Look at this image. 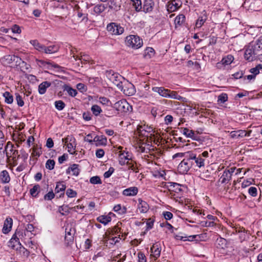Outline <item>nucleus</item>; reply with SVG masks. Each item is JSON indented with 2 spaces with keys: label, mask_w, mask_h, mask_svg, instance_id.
Wrapping results in <instances>:
<instances>
[{
  "label": "nucleus",
  "mask_w": 262,
  "mask_h": 262,
  "mask_svg": "<svg viewBox=\"0 0 262 262\" xmlns=\"http://www.w3.org/2000/svg\"><path fill=\"white\" fill-rule=\"evenodd\" d=\"M116 86L117 89L126 95L130 96L134 94L133 86L125 80L120 75H116Z\"/></svg>",
  "instance_id": "f257e3e1"
},
{
  "label": "nucleus",
  "mask_w": 262,
  "mask_h": 262,
  "mask_svg": "<svg viewBox=\"0 0 262 262\" xmlns=\"http://www.w3.org/2000/svg\"><path fill=\"white\" fill-rule=\"evenodd\" d=\"M121 146L117 147L116 146V155H118V162L121 165L128 164L129 161L131 160L129 153L125 150H122Z\"/></svg>",
  "instance_id": "f03ea898"
},
{
  "label": "nucleus",
  "mask_w": 262,
  "mask_h": 262,
  "mask_svg": "<svg viewBox=\"0 0 262 262\" xmlns=\"http://www.w3.org/2000/svg\"><path fill=\"white\" fill-rule=\"evenodd\" d=\"M126 44L134 49H139L143 45L142 39L138 36L130 35L126 37Z\"/></svg>",
  "instance_id": "7ed1b4c3"
},
{
  "label": "nucleus",
  "mask_w": 262,
  "mask_h": 262,
  "mask_svg": "<svg viewBox=\"0 0 262 262\" xmlns=\"http://www.w3.org/2000/svg\"><path fill=\"white\" fill-rule=\"evenodd\" d=\"M116 111L122 115L132 112V107L125 100L122 99L116 102Z\"/></svg>",
  "instance_id": "20e7f679"
},
{
  "label": "nucleus",
  "mask_w": 262,
  "mask_h": 262,
  "mask_svg": "<svg viewBox=\"0 0 262 262\" xmlns=\"http://www.w3.org/2000/svg\"><path fill=\"white\" fill-rule=\"evenodd\" d=\"M193 163L187 157L184 158L179 164L178 170L181 174H186L192 167Z\"/></svg>",
  "instance_id": "39448f33"
},
{
  "label": "nucleus",
  "mask_w": 262,
  "mask_h": 262,
  "mask_svg": "<svg viewBox=\"0 0 262 262\" xmlns=\"http://www.w3.org/2000/svg\"><path fill=\"white\" fill-rule=\"evenodd\" d=\"M186 155H187V157L191 161L193 165L194 164V163H195L196 165L199 168L205 166V159L201 158L200 155L197 156L195 153L191 151L190 154H187Z\"/></svg>",
  "instance_id": "423d86ee"
},
{
  "label": "nucleus",
  "mask_w": 262,
  "mask_h": 262,
  "mask_svg": "<svg viewBox=\"0 0 262 262\" xmlns=\"http://www.w3.org/2000/svg\"><path fill=\"white\" fill-rule=\"evenodd\" d=\"M257 53V51L255 50L253 44L249 43L245 49L244 54L245 58L249 61H253L255 59Z\"/></svg>",
  "instance_id": "0eeeda50"
},
{
  "label": "nucleus",
  "mask_w": 262,
  "mask_h": 262,
  "mask_svg": "<svg viewBox=\"0 0 262 262\" xmlns=\"http://www.w3.org/2000/svg\"><path fill=\"white\" fill-rule=\"evenodd\" d=\"M234 60V57L231 55H228L223 57L222 60L216 64V67L218 69H224V67L230 64Z\"/></svg>",
  "instance_id": "6e6552de"
},
{
  "label": "nucleus",
  "mask_w": 262,
  "mask_h": 262,
  "mask_svg": "<svg viewBox=\"0 0 262 262\" xmlns=\"http://www.w3.org/2000/svg\"><path fill=\"white\" fill-rule=\"evenodd\" d=\"M180 2H177L176 0H171L168 2L167 5V10L169 12L176 11L181 6Z\"/></svg>",
  "instance_id": "1a4fd4ad"
},
{
  "label": "nucleus",
  "mask_w": 262,
  "mask_h": 262,
  "mask_svg": "<svg viewBox=\"0 0 262 262\" xmlns=\"http://www.w3.org/2000/svg\"><path fill=\"white\" fill-rule=\"evenodd\" d=\"M235 231L239 234V238L241 242L246 241L248 238V234L243 227H235Z\"/></svg>",
  "instance_id": "9d476101"
},
{
  "label": "nucleus",
  "mask_w": 262,
  "mask_h": 262,
  "mask_svg": "<svg viewBox=\"0 0 262 262\" xmlns=\"http://www.w3.org/2000/svg\"><path fill=\"white\" fill-rule=\"evenodd\" d=\"M152 91L154 92L157 93L163 97L167 98V96H168V94L169 90L165 89L164 87H152Z\"/></svg>",
  "instance_id": "9b49d317"
},
{
  "label": "nucleus",
  "mask_w": 262,
  "mask_h": 262,
  "mask_svg": "<svg viewBox=\"0 0 262 262\" xmlns=\"http://www.w3.org/2000/svg\"><path fill=\"white\" fill-rule=\"evenodd\" d=\"M65 232L66 239L68 238V236H70L69 239L71 240L73 238V236L75 233V229L72 224H68L66 227Z\"/></svg>",
  "instance_id": "f8f14e48"
},
{
  "label": "nucleus",
  "mask_w": 262,
  "mask_h": 262,
  "mask_svg": "<svg viewBox=\"0 0 262 262\" xmlns=\"http://www.w3.org/2000/svg\"><path fill=\"white\" fill-rule=\"evenodd\" d=\"M13 224L12 219L10 217H7L4 222L3 228V232L5 234L8 233L11 229Z\"/></svg>",
  "instance_id": "ddd939ff"
},
{
  "label": "nucleus",
  "mask_w": 262,
  "mask_h": 262,
  "mask_svg": "<svg viewBox=\"0 0 262 262\" xmlns=\"http://www.w3.org/2000/svg\"><path fill=\"white\" fill-rule=\"evenodd\" d=\"M232 176L230 174L229 171H227V169H225L221 176L219 182L222 184L228 183L231 179Z\"/></svg>",
  "instance_id": "4468645a"
},
{
  "label": "nucleus",
  "mask_w": 262,
  "mask_h": 262,
  "mask_svg": "<svg viewBox=\"0 0 262 262\" xmlns=\"http://www.w3.org/2000/svg\"><path fill=\"white\" fill-rule=\"evenodd\" d=\"M0 181L2 183H8L10 181L9 173L6 170H2L0 173Z\"/></svg>",
  "instance_id": "2eb2a0df"
},
{
  "label": "nucleus",
  "mask_w": 262,
  "mask_h": 262,
  "mask_svg": "<svg viewBox=\"0 0 262 262\" xmlns=\"http://www.w3.org/2000/svg\"><path fill=\"white\" fill-rule=\"evenodd\" d=\"M166 188H168L170 190L174 191L175 192H178L182 191L181 186L176 183L174 182H168L165 184Z\"/></svg>",
  "instance_id": "dca6fc26"
},
{
  "label": "nucleus",
  "mask_w": 262,
  "mask_h": 262,
  "mask_svg": "<svg viewBox=\"0 0 262 262\" xmlns=\"http://www.w3.org/2000/svg\"><path fill=\"white\" fill-rule=\"evenodd\" d=\"M14 58V55H6L1 58V61L4 66H8L13 62Z\"/></svg>",
  "instance_id": "f3484780"
},
{
  "label": "nucleus",
  "mask_w": 262,
  "mask_h": 262,
  "mask_svg": "<svg viewBox=\"0 0 262 262\" xmlns=\"http://www.w3.org/2000/svg\"><path fill=\"white\" fill-rule=\"evenodd\" d=\"M139 205L138 210L140 213H145L148 210V205L145 201H142L141 199H139Z\"/></svg>",
  "instance_id": "a211bd4d"
},
{
  "label": "nucleus",
  "mask_w": 262,
  "mask_h": 262,
  "mask_svg": "<svg viewBox=\"0 0 262 262\" xmlns=\"http://www.w3.org/2000/svg\"><path fill=\"white\" fill-rule=\"evenodd\" d=\"M138 190L136 187H131L124 189L123 191V194L125 196H134L138 193Z\"/></svg>",
  "instance_id": "6ab92c4d"
},
{
  "label": "nucleus",
  "mask_w": 262,
  "mask_h": 262,
  "mask_svg": "<svg viewBox=\"0 0 262 262\" xmlns=\"http://www.w3.org/2000/svg\"><path fill=\"white\" fill-rule=\"evenodd\" d=\"M51 85V83L46 81L41 83L38 86V93L41 94H44L46 91L47 89L49 88Z\"/></svg>",
  "instance_id": "aec40b11"
},
{
  "label": "nucleus",
  "mask_w": 262,
  "mask_h": 262,
  "mask_svg": "<svg viewBox=\"0 0 262 262\" xmlns=\"http://www.w3.org/2000/svg\"><path fill=\"white\" fill-rule=\"evenodd\" d=\"M154 3L152 0H145L143 5V11L146 12H151L153 9Z\"/></svg>",
  "instance_id": "412c9836"
},
{
  "label": "nucleus",
  "mask_w": 262,
  "mask_h": 262,
  "mask_svg": "<svg viewBox=\"0 0 262 262\" xmlns=\"http://www.w3.org/2000/svg\"><path fill=\"white\" fill-rule=\"evenodd\" d=\"M79 165L77 164H74L68 168L67 170V173L71 174L73 176H77L79 173V169L78 168Z\"/></svg>",
  "instance_id": "4be33fe9"
},
{
  "label": "nucleus",
  "mask_w": 262,
  "mask_h": 262,
  "mask_svg": "<svg viewBox=\"0 0 262 262\" xmlns=\"http://www.w3.org/2000/svg\"><path fill=\"white\" fill-rule=\"evenodd\" d=\"M215 244L217 248L224 249L227 247V242L226 239L219 237L217 238Z\"/></svg>",
  "instance_id": "5701e85b"
},
{
  "label": "nucleus",
  "mask_w": 262,
  "mask_h": 262,
  "mask_svg": "<svg viewBox=\"0 0 262 262\" xmlns=\"http://www.w3.org/2000/svg\"><path fill=\"white\" fill-rule=\"evenodd\" d=\"M17 234L19 235V236H20V232L17 231V232L15 233L12 237V238L10 239L8 246L10 247H11L13 249L15 248V245L13 244V241H15V242L17 243V245L19 246H21V244L20 243L19 241V238L17 237Z\"/></svg>",
  "instance_id": "b1692460"
},
{
  "label": "nucleus",
  "mask_w": 262,
  "mask_h": 262,
  "mask_svg": "<svg viewBox=\"0 0 262 262\" xmlns=\"http://www.w3.org/2000/svg\"><path fill=\"white\" fill-rule=\"evenodd\" d=\"M75 51H76V49H72L71 52V54H73V57L75 59V60H83V61H88L89 60V56L88 55H84V54H82V53H80V56H78V55H75V54H74V52Z\"/></svg>",
  "instance_id": "393cba45"
},
{
  "label": "nucleus",
  "mask_w": 262,
  "mask_h": 262,
  "mask_svg": "<svg viewBox=\"0 0 262 262\" xmlns=\"http://www.w3.org/2000/svg\"><path fill=\"white\" fill-rule=\"evenodd\" d=\"M59 47L56 45H52L48 47L45 46L43 52L46 54H53L58 52Z\"/></svg>",
  "instance_id": "a878e982"
},
{
  "label": "nucleus",
  "mask_w": 262,
  "mask_h": 262,
  "mask_svg": "<svg viewBox=\"0 0 262 262\" xmlns=\"http://www.w3.org/2000/svg\"><path fill=\"white\" fill-rule=\"evenodd\" d=\"M151 255L156 259L159 257L161 254V249H160L157 245H153L150 248Z\"/></svg>",
  "instance_id": "bb28decb"
},
{
  "label": "nucleus",
  "mask_w": 262,
  "mask_h": 262,
  "mask_svg": "<svg viewBox=\"0 0 262 262\" xmlns=\"http://www.w3.org/2000/svg\"><path fill=\"white\" fill-rule=\"evenodd\" d=\"M66 185L62 182H58L56 184V186L55 188V193H59L60 192H62V193L59 195V197L63 196L64 195V191L66 189Z\"/></svg>",
  "instance_id": "cd10ccee"
},
{
  "label": "nucleus",
  "mask_w": 262,
  "mask_h": 262,
  "mask_svg": "<svg viewBox=\"0 0 262 262\" xmlns=\"http://www.w3.org/2000/svg\"><path fill=\"white\" fill-rule=\"evenodd\" d=\"M126 210L127 208L124 205L121 204L116 205V212L120 216L125 214L126 212Z\"/></svg>",
  "instance_id": "c85d7f7f"
},
{
  "label": "nucleus",
  "mask_w": 262,
  "mask_h": 262,
  "mask_svg": "<svg viewBox=\"0 0 262 262\" xmlns=\"http://www.w3.org/2000/svg\"><path fill=\"white\" fill-rule=\"evenodd\" d=\"M250 43L253 44L255 50H256L257 52L259 51L262 49V36H260L255 41H253Z\"/></svg>",
  "instance_id": "c756f323"
},
{
  "label": "nucleus",
  "mask_w": 262,
  "mask_h": 262,
  "mask_svg": "<svg viewBox=\"0 0 262 262\" xmlns=\"http://www.w3.org/2000/svg\"><path fill=\"white\" fill-rule=\"evenodd\" d=\"M93 141L96 142V145H105L106 142V139L102 136H97L94 138Z\"/></svg>",
  "instance_id": "7c9ffc66"
},
{
  "label": "nucleus",
  "mask_w": 262,
  "mask_h": 262,
  "mask_svg": "<svg viewBox=\"0 0 262 262\" xmlns=\"http://www.w3.org/2000/svg\"><path fill=\"white\" fill-rule=\"evenodd\" d=\"M30 42L34 47L35 49L39 52H43L45 46L40 44L36 40H31Z\"/></svg>",
  "instance_id": "2f4dec72"
},
{
  "label": "nucleus",
  "mask_w": 262,
  "mask_h": 262,
  "mask_svg": "<svg viewBox=\"0 0 262 262\" xmlns=\"http://www.w3.org/2000/svg\"><path fill=\"white\" fill-rule=\"evenodd\" d=\"M168 96L167 98L177 99L178 100H182L183 98L181 96L178 94V93L176 91H170L169 90V92L168 94Z\"/></svg>",
  "instance_id": "473e14b6"
},
{
  "label": "nucleus",
  "mask_w": 262,
  "mask_h": 262,
  "mask_svg": "<svg viewBox=\"0 0 262 262\" xmlns=\"http://www.w3.org/2000/svg\"><path fill=\"white\" fill-rule=\"evenodd\" d=\"M133 6L137 12L140 11L142 9V2L141 0H130Z\"/></svg>",
  "instance_id": "72a5a7b5"
},
{
  "label": "nucleus",
  "mask_w": 262,
  "mask_h": 262,
  "mask_svg": "<svg viewBox=\"0 0 262 262\" xmlns=\"http://www.w3.org/2000/svg\"><path fill=\"white\" fill-rule=\"evenodd\" d=\"M97 220L100 223L106 225L111 221V217L109 215H101L97 218Z\"/></svg>",
  "instance_id": "f704fd0d"
},
{
  "label": "nucleus",
  "mask_w": 262,
  "mask_h": 262,
  "mask_svg": "<svg viewBox=\"0 0 262 262\" xmlns=\"http://www.w3.org/2000/svg\"><path fill=\"white\" fill-rule=\"evenodd\" d=\"M146 127L145 126H139L137 127V132L139 136L143 137H147V134L148 130H146Z\"/></svg>",
  "instance_id": "c9c22d12"
},
{
  "label": "nucleus",
  "mask_w": 262,
  "mask_h": 262,
  "mask_svg": "<svg viewBox=\"0 0 262 262\" xmlns=\"http://www.w3.org/2000/svg\"><path fill=\"white\" fill-rule=\"evenodd\" d=\"M3 96L5 99V102L8 104H11L13 101V97L8 92H5L3 94Z\"/></svg>",
  "instance_id": "e433bc0d"
},
{
  "label": "nucleus",
  "mask_w": 262,
  "mask_h": 262,
  "mask_svg": "<svg viewBox=\"0 0 262 262\" xmlns=\"http://www.w3.org/2000/svg\"><path fill=\"white\" fill-rule=\"evenodd\" d=\"M185 19V16L183 14H180L175 18L174 23L176 26H180L184 22Z\"/></svg>",
  "instance_id": "4c0bfd02"
},
{
  "label": "nucleus",
  "mask_w": 262,
  "mask_h": 262,
  "mask_svg": "<svg viewBox=\"0 0 262 262\" xmlns=\"http://www.w3.org/2000/svg\"><path fill=\"white\" fill-rule=\"evenodd\" d=\"M154 50L152 48H147L144 52V57L146 58H150L154 55Z\"/></svg>",
  "instance_id": "58836bf2"
},
{
  "label": "nucleus",
  "mask_w": 262,
  "mask_h": 262,
  "mask_svg": "<svg viewBox=\"0 0 262 262\" xmlns=\"http://www.w3.org/2000/svg\"><path fill=\"white\" fill-rule=\"evenodd\" d=\"M70 208L68 205H62L59 207L58 212L62 215H65L69 212Z\"/></svg>",
  "instance_id": "ea45409f"
},
{
  "label": "nucleus",
  "mask_w": 262,
  "mask_h": 262,
  "mask_svg": "<svg viewBox=\"0 0 262 262\" xmlns=\"http://www.w3.org/2000/svg\"><path fill=\"white\" fill-rule=\"evenodd\" d=\"M183 134L185 135L187 137L191 138L192 139L194 138V133L192 130H189L187 128H184L183 129Z\"/></svg>",
  "instance_id": "a19ab883"
},
{
  "label": "nucleus",
  "mask_w": 262,
  "mask_h": 262,
  "mask_svg": "<svg viewBox=\"0 0 262 262\" xmlns=\"http://www.w3.org/2000/svg\"><path fill=\"white\" fill-rule=\"evenodd\" d=\"M40 191V186L39 185H35L30 190V193L33 196H36Z\"/></svg>",
  "instance_id": "79ce46f5"
},
{
  "label": "nucleus",
  "mask_w": 262,
  "mask_h": 262,
  "mask_svg": "<svg viewBox=\"0 0 262 262\" xmlns=\"http://www.w3.org/2000/svg\"><path fill=\"white\" fill-rule=\"evenodd\" d=\"M114 237L112 235L109 236V237L105 239V243L106 244V246L110 248H111L112 247H113L114 244Z\"/></svg>",
  "instance_id": "37998d69"
},
{
  "label": "nucleus",
  "mask_w": 262,
  "mask_h": 262,
  "mask_svg": "<svg viewBox=\"0 0 262 262\" xmlns=\"http://www.w3.org/2000/svg\"><path fill=\"white\" fill-rule=\"evenodd\" d=\"M62 141L63 143H69L73 144H76L75 138L72 136H68L66 138L62 139Z\"/></svg>",
  "instance_id": "c03bdc74"
},
{
  "label": "nucleus",
  "mask_w": 262,
  "mask_h": 262,
  "mask_svg": "<svg viewBox=\"0 0 262 262\" xmlns=\"http://www.w3.org/2000/svg\"><path fill=\"white\" fill-rule=\"evenodd\" d=\"M105 10L103 5H97L94 7V11L96 14H100Z\"/></svg>",
  "instance_id": "a18cd8bd"
},
{
  "label": "nucleus",
  "mask_w": 262,
  "mask_h": 262,
  "mask_svg": "<svg viewBox=\"0 0 262 262\" xmlns=\"http://www.w3.org/2000/svg\"><path fill=\"white\" fill-rule=\"evenodd\" d=\"M251 132H252L251 130H249L248 132H246L245 130H237L238 138H243L244 137H249V136H250Z\"/></svg>",
  "instance_id": "49530a36"
},
{
  "label": "nucleus",
  "mask_w": 262,
  "mask_h": 262,
  "mask_svg": "<svg viewBox=\"0 0 262 262\" xmlns=\"http://www.w3.org/2000/svg\"><path fill=\"white\" fill-rule=\"evenodd\" d=\"M16 250L19 251L20 254H22L24 257H28L29 255L30 252L27 250L25 248L21 246H19V248L18 249L16 248Z\"/></svg>",
  "instance_id": "de8ad7c7"
},
{
  "label": "nucleus",
  "mask_w": 262,
  "mask_h": 262,
  "mask_svg": "<svg viewBox=\"0 0 262 262\" xmlns=\"http://www.w3.org/2000/svg\"><path fill=\"white\" fill-rule=\"evenodd\" d=\"M64 90L66 91L67 92V93H68V94L72 97H75L76 95V94H77V91L76 89H74L72 88L71 87H70L68 86L66 87Z\"/></svg>",
  "instance_id": "09e8293b"
},
{
  "label": "nucleus",
  "mask_w": 262,
  "mask_h": 262,
  "mask_svg": "<svg viewBox=\"0 0 262 262\" xmlns=\"http://www.w3.org/2000/svg\"><path fill=\"white\" fill-rule=\"evenodd\" d=\"M91 111L95 116H98L101 112L100 107L97 105H94L91 107Z\"/></svg>",
  "instance_id": "8fccbe9b"
},
{
  "label": "nucleus",
  "mask_w": 262,
  "mask_h": 262,
  "mask_svg": "<svg viewBox=\"0 0 262 262\" xmlns=\"http://www.w3.org/2000/svg\"><path fill=\"white\" fill-rule=\"evenodd\" d=\"M55 162L53 160H48L46 163V167L49 170H52L55 166Z\"/></svg>",
  "instance_id": "3c124183"
},
{
  "label": "nucleus",
  "mask_w": 262,
  "mask_h": 262,
  "mask_svg": "<svg viewBox=\"0 0 262 262\" xmlns=\"http://www.w3.org/2000/svg\"><path fill=\"white\" fill-rule=\"evenodd\" d=\"M65 144H67V146L68 148V151L69 152H70L71 154H75V149L76 147V144H73L72 143H64Z\"/></svg>",
  "instance_id": "603ef678"
},
{
  "label": "nucleus",
  "mask_w": 262,
  "mask_h": 262,
  "mask_svg": "<svg viewBox=\"0 0 262 262\" xmlns=\"http://www.w3.org/2000/svg\"><path fill=\"white\" fill-rule=\"evenodd\" d=\"M55 105L56 108L58 110L61 111V110H62L64 108L66 105L62 101L58 100V101H55Z\"/></svg>",
  "instance_id": "864d4df0"
},
{
  "label": "nucleus",
  "mask_w": 262,
  "mask_h": 262,
  "mask_svg": "<svg viewBox=\"0 0 262 262\" xmlns=\"http://www.w3.org/2000/svg\"><path fill=\"white\" fill-rule=\"evenodd\" d=\"M14 147V145L12 144V143L10 141H9L7 143V145H6L5 147V149L2 151V154L3 155L6 154V156L7 157L9 158L10 156L9 155L8 152H7V149H8L9 147L12 148Z\"/></svg>",
  "instance_id": "5fc2aeb1"
},
{
  "label": "nucleus",
  "mask_w": 262,
  "mask_h": 262,
  "mask_svg": "<svg viewBox=\"0 0 262 262\" xmlns=\"http://www.w3.org/2000/svg\"><path fill=\"white\" fill-rule=\"evenodd\" d=\"M41 154V149L37 147H34L33 148V151L31 154V156L34 157H39Z\"/></svg>",
  "instance_id": "6e6d98bb"
},
{
  "label": "nucleus",
  "mask_w": 262,
  "mask_h": 262,
  "mask_svg": "<svg viewBox=\"0 0 262 262\" xmlns=\"http://www.w3.org/2000/svg\"><path fill=\"white\" fill-rule=\"evenodd\" d=\"M90 182L91 183L93 184L102 183L101 179L98 176H94L92 177L90 180Z\"/></svg>",
  "instance_id": "4d7b16f0"
},
{
  "label": "nucleus",
  "mask_w": 262,
  "mask_h": 262,
  "mask_svg": "<svg viewBox=\"0 0 262 262\" xmlns=\"http://www.w3.org/2000/svg\"><path fill=\"white\" fill-rule=\"evenodd\" d=\"M248 192L252 196H255L257 194V189L255 187H250L248 189Z\"/></svg>",
  "instance_id": "13d9d810"
},
{
  "label": "nucleus",
  "mask_w": 262,
  "mask_h": 262,
  "mask_svg": "<svg viewBox=\"0 0 262 262\" xmlns=\"http://www.w3.org/2000/svg\"><path fill=\"white\" fill-rule=\"evenodd\" d=\"M16 100L19 106H23L24 105V102L22 97L18 94H16Z\"/></svg>",
  "instance_id": "bf43d9fd"
},
{
  "label": "nucleus",
  "mask_w": 262,
  "mask_h": 262,
  "mask_svg": "<svg viewBox=\"0 0 262 262\" xmlns=\"http://www.w3.org/2000/svg\"><path fill=\"white\" fill-rule=\"evenodd\" d=\"M227 99L228 96L226 94L223 93L218 97V101H220L221 103H224Z\"/></svg>",
  "instance_id": "052dcab7"
},
{
  "label": "nucleus",
  "mask_w": 262,
  "mask_h": 262,
  "mask_svg": "<svg viewBox=\"0 0 262 262\" xmlns=\"http://www.w3.org/2000/svg\"><path fill=\"white\" fill-rule=\"evenodd\" d=\"M66 194L69 198L75 197L77 195V192L71 189H68L67 190Z\"/></svg>",
  "instance_id": "680f3d73"
},
{
  "label": "nucleus",
  "mask_w": 262,
  "mask_h": 262,
  "mask_svg": "<svg viewBox=\"0 0 262 262\" xmlns=\"http://www.w3.org/2000/svg\"><path fill=\"white\" fill-rule=\"evenodd\" d=\"M190 151H187V152H179V153H177L176 154H174L173 156H172V158L173 159H175V158H177L178 157H181V158H182V157H184V158H187V156L186 154H190Z\"/></svg>",
  "instance_id": "e2e57ef3"
},
{
  "label": "nucleus",
  "mask_w": 262,
  "mask_h": 262,
  "mask_svg": "<svg viewBox=\"0 0 262 262\" xmlns=\"http://www.w3.org/2000/svg\"><path fill=\"white\" fill-rule=\"evenodd\" d=\"M115 23H111L107 25L106 29L108 32H110L113 35V32L115 31Z\"/></svg>",
  "instance_id": "0e129e2a"
},
{
  "label": "nucleus",
  "mask_w": 262,
  "mask_h": 262,
  "mask_svg": "<svg viewBox=\"0 0 262 262\" xmlns=\"http://www.w3.org/2000/svg\"><path fill=\"white\" fill-rule=\"evenodd\" d=\"M114 172V169L113 167H110L108 171H106L104 173V178H108L110 177V176Z\"/></svg>",
  "instance_id": "69168bd1"
},
{
  "label": "nucleus",
  "mask_w": 262,
  "mask_h": 262,
  "mask_svg": "<svg viewBox=\"0 0 262 262\" xmlns=\"http://www.w3.org/2000/svg\"><path fill=\"white\" fill-rule=\"evenodd\" d=\"M55 194L52 191H50L44 196V199L46 200H51L54 198Z\"/></svg>",
  "instance_id": "338daca9"
},
{
  "label": "nucleus",
  "mask_w": 262,
  "mask_h": 262,
  "mask_svg": "<svg viewBox=\"0 0 262 262\" xmlns=\"http://www.w3.org/2000/svg\"><path fill=\"white\" fill-rule=\"evenodd\" d=\"M138 262H146V258L145 255L142 253L139 252L138 254Z\"/></svg>",
  "instance_id": "774afa93"
}]
</instances>
